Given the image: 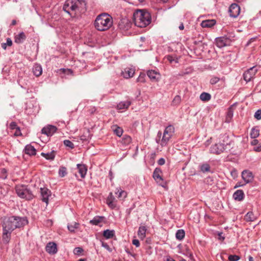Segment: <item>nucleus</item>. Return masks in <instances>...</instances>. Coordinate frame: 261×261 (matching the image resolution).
I'll list each match as a JSON object with an SVG mask.
<instances>
[{"label":"nucleus","mask_w":261,"mask_h":261,"mask_svg":"<svg viewBox=\"0 0 261 261\" xmlns=\"http://www.w3.org/2000/svg\"><path fill=\"white\" fill-rule=\"evenodd\" d=\"M216 45L218 47L222 48L226 45V41L222 38H218L216 40Z\"/></svg>","instance_id":"2f4dec72"},{"label":"nucleus","mask_w":261,"mask_h":261,"mask_svg":"<svg viewBox=\"0 0 261 261\" xmlns=\"http://www.w3.org/2000/svg\"><path fill=\"white\" fill-rule=\"evenodd\" d=\"M59 174L60 177H64L67 174L66 168L64 167H61L59 170Z\"/></svg>","instance_id":"ea45409f"},{"label":"nucleus","mask_w":261,"mask_h":261,"mask_svg":"<svg viewBox=\"0 0 261 261\" xmlns=\"http://www.w3.org/2000/svg\"><path fill=\"white\" fill-rule=\"evenodd\" d=\"M254 117L257 120H260L261 119V110H258L255 113Z\"/></svg>","instance_id":"603ef678"},{"label":"nucleus","mask_w":261,"mask_h":261,"mask_svg":"<svg viewBox=\"0 0 261 261\" xmlns=\"http://www.w3.org/2000/svg\"><path fill=\"white\" fill-rule=\"evenodd\" d=\"M41 155L47 160H53L55 156V152L54 151L48 153L42 152Z\"/></svg>","instance_id":"c756f323"},{"label":"nucleus","mask_w":261,"mask_h":261,"mask_svg":"<svg viewBox=\"0 0 261 261\" xmlns=\"http://www.w3.org/2000/svg\"><path fill=\"white\" fill-rule=\"evenodd\" d=\"M25 153L30 155L36 154V149L32 145H28L25 147Z\"/></svg>","instance_id":"bb28decb"},{"label":"nucleus","mask_w":261,"mask_h":261,"mask_svg":"<svg viewBox=\"0 0 261 261\" xmlns=\"http://www.w3.org/2000/svg\"><path fill=\"white\" fill-rule=\"evenodd\" d=\"M40 193L42 200L47 204L48 202V197L51 196L50 191L47 188H41Z\"/></svg>","instance_id":"9d476101"},{"label":"nucleus","mask_w":261,"mask_h":261,"mask_svg":"<svg viewBox=\"0 0 261 261\" xmlns=\"http://www.w3.org/2000/svg\"><path fill=\"white\" fill-rule=\"evenodd\" d=\"M179 29L180 30H184V26L183 23H181V24H180V25L179 26Z\"/></svg>","instance_id":"338daca9"},{"label":"nucleus","mask_w":261,"mask_h":261,"mask_svg":"<svg viewBox=\"0 0 261 261\" xmlns=\"http://www.w3.org/2000/svg\"><path fill=\"white\" fill-rule=\"evenodd\" d=\"M7 171L5 169H2L1 171L0 177L3 179H5L7 178Z\"/></svg>","instance_id":"49530a36"},{"label":"nucleus","mask_w":261,"mask_h":261,"mask_svg":"<svg viewBox=\"0 0 261 261\" xmlns=\"http://www.w3.org/2000/svg\"><path fill=\"white\" fill-rule=\"evenodd\" d=\"M205 182L208 184V185H212L213 184H214V178L213 177H207L206 179H205Z\"/></svg>","instance_id":"de8ad7c7"},{"label":"nucleus","mask_w":261,"mask_h":261,"mask_svg":"<svg viewBox=\"0 0 261 261\" xmlns=\"http://www.w3.org/2000/svg\"><path fill=\"white\" fill-rule=\"evenodd\" d=\"M102 246L104 247L105 249H106L109 252L112 251V249L110 247L109 245L105 242H102Z\"/></svg>","instance_id":"864d4df0"},{"label":"nucleus","mask_w":261,"mask_h":261,"mask_svg":"<svg viewBox=\"0 0 261 261\" xmlns=\"http://www.w3.org/2000/svg\"><path fill=\"white\" fill-rule=\"evenodd\" d=\"M145 75L144 74H140L138 77L137 81L138 82L144 83L145 82Z\"/></svg>","instance_id":"09e8293b"},{"label":"nucleus","mask_w":261,"mask_h":261,"mask_svg":"<svg viewBox=\"0 0 261 261\" xmlns=\"http://www.w3.org/2000/svg\"><path fill=\"white\" fill-rule=\"evenodd\" d=\"M46 251L49 254H55L57 252L56 244L54 242L48 243L46 246Z\"/></svg>","instance_id":"dca6fc26"},{"label":"nucleus","mask_w":261,"mask_h":261,"mask_svg":"<svg viewBox=\"0 0 261 261\" xmlns=\"http://www.w3.org/2000/svg\"><path fill=\"white\" fill-rule=\"evenodd\" d=\"M229 12L230 17L236 18L240 14V8L237 4H232L229 7Z\"/></svg>","instance_id":"1a4fd4ad"},{"label":"nucleus","mask_w":261,"mask_h":261,"mask_svg":"<svg viewBox=\"0 0 261 261\" xmlns=\"http://www.w3.org/2000/svg\"><path fill=\"white\" fill-rule=\"evenodd\" d=\"M113 130L114 133L118 137H120L123 133V129L117 125L113 126Z\"/></svg>","instance_id":"f704fd0d"},{"label":"nucleus","mask_w":261,"mask_h":261,"mask_svg":"<svg viewBox=\"0 0 261 261\" xmlns=\"http://www.w3.org/2000/svg\"><path fill=\"white\" fill-rule=\"evenodd\" d=\"M257 70L256 67L254 66L246 71L243 74L244 80L247 82L250 81L254 76Z\"/></svg>","instance_id":"0eeeda50"},{"label":"nucleus","mask_w":261,"mask_h":261,"mask_svg":"<svg viewBox=\"0 0 261 261\" xmlns=\"http://www.w3.org/2000/svg\"><path fill=\"white\" fill-rule=\"evenodd\" d=\"M211 98L210 94L206 92H202L200 95V99L203 101H207Z\"/></svg>","instance_id":"473e14b6"},{"label":"nucleus","mask_w":261,"mask_h":261,"mask_svg":"<svg viewBox=\"0 0 261 261\" xmlns=\"http://www.w3.org/2000/svg\"><path fill=\"white\" fill-rule=\"evenodd\" d=\"M180 97L179 95H176L172 101V103L173 105H177L180 103Z\"/></svg>","instance_id":"c03bdc74"},{"label":"nucleus","mask_w":261,"mask_h":261,"mask_svg":"<svg viewBox=\"0 0 261 261\" xmlns=\"http://www.w3.org/2000/svg\"><path fill=\"white\" fill-rule=\"evenodd\" d=\"M107 204L111 208H115L117 207V200L113 195L112 193H110L107 199Z\"/></svg>","instance_id":"2eb2a0df"},{"label":"nucleus","mask_w":261,"mask_h":261,"mask_svg":"<svg viewBox=\"0 0 261 261\" xmlns=\"http://www.w3.org/2000/svg\"><path fill=\"white\" fill-rule=\"evenodd\" d=\"M113 24L112 17L106 13L97 16L94 21V27L99 31H106L110 29Z\"/></svg>","instance_id":"f03ea898"},{"label":"nucleus","mask_w":261,"mask_h":261,"mask_svg":"<svg viewBox=\"0 0 261 261\" xmlns=\"http://www.w3.org/2000/svg\"><path fill=\"white\" fill-rule=\"evenodd\" d=\"M220 79L219 77L214 76L212 77L210 81V83L211 84L214 85L220 81Z\"/></svg>","instance_id":"3c124183"},{"label":"nucleus","mask_w":261,"mask_h":261,"mask_svg":"<svg viewBox=\"0 0 261 261\" xmlns=\"http://www.w3.org/2000/svg\"><path fill=\"white\" fill-rule=\"evenodd\" d=\"M256 219V216L252 212H248L244 217V220L247 222H252L255 221Z\"/></svg>","instance_id":"a878e982"},{"label":"nucleus","mask_w":261,"mask_h":261,"mask_svg":"<svg viewBox=\"0 0 261 261\" xmlns=\"http://www.w3.org/2000/svg\"><path fill=\"white\" fill-rule=\"evenodd\" d=\"M218 239L221 240V241H224V239H225V237L223 236V233L222 232H219L218 234Z\"/></svg>","instance_id":"6e6d98bb"},{"label":"nucleus","mask_w":261,"mask_h":261,"mask_svg":"<svg viewBox=\"0 0 261 261\" xmlns=\"http://www.w3.org/2000/svg\"><path fill=\"white\" fill-rule=\"evenodd\" d=\"M174 133V126L172 125H168L164 130L162 139H161V138L162 133L161 131L158 132L157 137L155 139L156 142L160 144L162 147L166 146Z\"/></svg>","instance_id":"39448f33"},{"label":"nucleus","mask_w":261,"mask_h":261,"mask_svg":"<svg viewBox=\"0 0 261 261\" xmlns=\"http://www.w3.org/2000/svg\"><path fill=\"white\" fill-rule=\"evenodd\" d=\"M83 251V249L81 247H76L73 250V252L75 254L80 255Z\"/></svg>","instance_id":"8fccbe9b"},{"label":"nucleus","mask_w":261,"mask_h":261,"mask_svg":"<svg viewBox=\"0 0 261 261\" xmlns=\"http://www.w3.org/2000/svg\"><path fill=\"white\" fill-rule=\"evenodd\" d=\"M259 135V130L256 128H253L250 133V136L252 138H256Z\"/></svg>","instance_id":"4c0bfd02"},{"label":"nucleus","mask_w":261,"mask_h":261,"mask_svg":"<svg viewBox=\"0 0 261 261\" xmlns=\"http://www.w3.org/2000/svg\"><path fill=\"white\" fill-rule=\"evenodd\" d=\"M233 109H232V106H231L229 108L227 113L226 118L227 122H230V120L231 119V118L233 117Z\"/></svg>","instance_id":"c9c22d12"},{"label":"nucleus","mask_w":261,"mask_h":261,"mask_svg":"<svg viewBox=\"0 0 261 261\" xmlns=\"http://www.w3.org/2000/svg\"><path fill=\"white\" fill-rule=\"evenodd\" d=\"M216 22L214 20H206L202 21L201 25L202 28H211L215 25Z\"/></svg>","instance_id":"b1692460"},{"label":"nucleus","mask_w":261,"mask_h":261,"mask_svg":"<svg viewBox=\"0 0 261 261\" xmlns=\"http://www.w3.org/2000/svg\"><path fill=\"white\" fill-rule=\"evenodd\" d=\"M147 75L152 81L158 82L161 78V75L159 72L154 70H149L147 72Z\"/></svg>","instance_id":"9b49d317"},{"label":"nucleus","mask_w":261,"mask_h":261,"mask_svg":"<svg viewBox=\"0 0 261 261\" xmlns=\"http://www.w3.org/2000/svg\"><path fill=\"white\" fill-rule=\"evenodd\" d=\"M187 256H189L190 257H192V254L191 253V252H190L189 250H187Z\"/></svg>","instance_id":"69168bd1"},{"label":"nucleus","mask_w":261,"mask_h":261,"mask_svg":"<svg viewBox=\"0 0 261 261\" xmlns=\"http://www.w3.org/2000/svg\"><path fill=\"white\" fill-rule=\"evenodd\" d=\"M131 104L130 101H121L119 102L117 105V108L119 110H126L128 109Z\"/></svg>","instance_id":"5701e85b"},{"label":"nucleus","mask_w":261,"mask_h":261,"mask_svg":"<svg viewBox=\"0 0 261 261\" xmlns=\"http://www.w3.org/2000/svg\"><path fill=\"white\" fill-rule=\"evenodd\" d=\"M166 261H176L175 260H174L173 258H172L171 257L169 256H167L166 257Z\"/></svg>","instance_id":"e2e57ef3"},{"label":"nucleus","mask_w":261,"mask_h":261,"mask_svg":"<svg viewBox=\"0 0 261 261\" xmlns=\"http://www.w3.org/2000/svg\"><path fill=\"white\" fill-rule=\"evenodd\" d=\"M135 24L139 28H145L148 25L151 20L150 14L146 11L137 10L133 14Z\"/></svg>","instance_id":"20e7f679"},{"label":"nucleus","mask_w":261,"mask_h":261,"mask_svg":"<svg viewBox=\"0 0 261 261\" xmlns=\"http://www.w3.org/2000/svg\"><path fill=\"white\" fill-rule=\"evenodd\" d=\"M200 170L203 172H208L210 170V166L208 164H204L200 166Z\"/></svg>","instance_id":"a19ab883"},{"label":"nucleus","mask_w":261,"mask_h":261,"mask_svg":"<svg viewBox=\"0 0 261 261\" xmlns=\"http://www.w3.org/2000/svg\"><path fill=\"white\" fill-rule=\"evenodd\" d=\"M240 258V257L237 255H230L228 256V260L229 261H238Z\"/></svg>","instance_id":"a18cd8bd"},{"label":"nucleus","mask_w":261,"mask_h":261,"mask_svg":"<svg viewBox=\"0 0 261 261\" xmlns=\"http://www.w3.org/2000/svg\"><path fill=\"white\" fill-rule=\"evenodd\" d=\"M165 161L163 158L160 159L158 161V163L160 165H163L165 164Z\"/></svg>","instance_id":"4d7b16f0"},{"label":"nucleus","mask_w":261,"mask_h":261,"mask_svg":"<svg viewBox=\"0 0 261 261\" xmlns=\"http://www.w3.org/2000/svg\"><path fill=\"white\" fill-rule=\"evenodd\" d=\"M105 220V217L96 216L90 221V223L93 225L101 226L100 223L103 222Z\"/></svg>","instance_id":"a211bd4d"},{"label":"nucleus","mask_w":261,"mask_h":261,"mask_svg":"<svg viewBox=\"0 0 261 261\" xmlns=\"http://www.w3.org/2000/svg\"><path fill=\"white\" fill-rule=\"evenodd\" d=\"M147 229L145 226H140L138 231V235L141 239H144L146 237Z\"/></svg>","instance_id":"4be33fe9"},{"label":"nucleus","mask_w":261,"mask_h":261,"mask_svg":"<svg viewBox=\"0 0 261 261\" xmlns=\"http://www.w3.org/2000/svg\"><path fill=\"white\" fill-rule=\"evenodd\" d=\"M132 243H133V244L135 245L137 247H138L140 246V242L138 240L134 239L133 240Z\"/></svg>","instance_id":"5fc2aeb1"},{"label":"nucleus","mask_w":261,"mask_h":261,"mask_svg":"<svg viewBox=\"0 0 261 261\" xmlns=\"http://www.w3.org/2000/svg\"><path fill=\"white\" fill-rule=\"evenodd\" d=\"M248 259H249V261H254L253 258L251 256H249Z\"/></svg>","instance_id":"774afa93"},{"label":"nucleus","mask_w":261,"mask_h":261,"mask_svg":"<svg viewBox=\"0 0 261 261\" xmlns=\"http://www.w3.org/2000/svg\"><path fill=\"white\" fill-rule=\"evenodd\" d=\"M15 191L17 195L27 200H31L33 198L32 192L23 185H17L15 187Z\"/></svg>","instance_id":"423d86ee"},{"label":"nucleus","mask_w":261,"mask_h":261,"mask_svg":"<svg viewBox=\"0 0 261 261\" xmlns=\"http://www.w3.org/2000/svg\"><path fill=\"white\" fill-rule=\"evenodd\" d=\"M185 236V232L183 229H179L176 231V238L178 240H182Z\"/></svg>","instance_id":"72a5a7b5"},{"label":"nucleus","mask_w":261,"mask_h":261,"mask_svg":"<svg viewBox=\"0 0 261 261\" xmlns=\"http://www.w3.org/2000/svg\"><path fill=\"white\" fill-rule=\"evenodd\" d=\"M28 222V220L25 217L11 216L4 219L2 226L13 231L16 228L23 227Z\"/></svg>","instance_id":"7ed1b4c3"},{"label":"nucleus","mask_w":261,"mask_h":261,"mask_svg":"<svg viewBox=\"0 0 261 261\" xmlns=\"http://www.w3.org/2000/svg\"><path fill=\"white\" fill-rule=\"evenodd\" d=\"M16 123L14 122H11L10 124V127L12 129H15L16 127Z\"/></svg>","instance_id":"13d9d810"},{"label":"nucleus","mask_w":261,"mask_h":261,"mask_svg":"<svg viewBox=\"0 0 261 261\" xmlns=\"http://www.w3.org/2000/svg\"><path fill=\"white\" fill-rule=\"evenodd\" d=\"M254 150L256 152L261 151V145L254 148Z\"/></svg>","instance_id":"052dcab7"},{"label":"nucleus","mask_w":261,"mask_h":261,"mask_svg":"<svg viewBox=\"0 0 261 261\" xmlns=\"http://www.w3.org/2000/svg\"><path fill=\"white\" fill-rule=\"evenodd\" d=\"M116 194H118V198L124 199L127 196V193L125 191L121 190L120 188H117Z\"/></svg>","instance_id":"7c9ffc66"},{"label":"nucleus","mask_w":261,"mask_h":261,"mask_svg":"<svg viewBox=\"0 0 261 261\" xmlns=\"http://www.w3.org/2000/svg\"><path fill=\"white\" fill-rule=\"evenodd\" d=\"M134 73L135 70L130 68H126L121 72V75L125 79H128L133 77Z\"/></svg>","instance_id":"f3484780"},{"label":"nucleus","mask_w":261,"mask_h":261,"mask_svg":"<svg viewBox=\"0 0 261 261\" xmlns=\"http://www.w3.org/2000/svg\"><path fill=\"white\" fill-rule=\"evenodd\" d=\"M33 72L36 76L41 75L42 73L41 66L39 64H35L33 67Z\"/></svg>","instance_id":"412c9836"},{"label":"nucleus","mask_w":261,"mask_h":261,"mask_svg":"<svg viewBox=\"0 0 261 261\" xmlns=\"http://www.w3.org/2000/svg\"><path fill=\"white\" fill-rule=\"evenodd\" d=\"M12 231L3 227V234L2 242L4 244H7L11 239V234Z\"/></svg>","instance_id":"ddd939ff"},{"label":"nucleus","mask_w":261,"mask_h":261,"mask_svg":"<svg viewBox=\"0 0 261 261\" xmlns=\"http://www.w3.org/2000/svg\"><path fill=\"white\" fill-rule=\"evenodd\" d=\"M257 143H258V140L256 139L253 140L251 142V144L252 145H256V144H257Z\"/></svg>","instance_id":"680f3d73"},{"label":"nucleus","mask_w":261,"mask_h":261,"mask_svg":"<svg viewBox=\"0 0 261 261\" xmlns=\"http://www.w3.org/2000/svg\"><path fill=\"white\" fill-rule=\"evenodd\" d=\"M165 59H166L170 63H172L173 62L175 63H178V59L172 56L168 55L165 57Z\"/></svg>","instance_id":"79ce46f5"},{"label":"nucleus","mask_w":261,"mask_h":261,"mask_svg":"<svg viewBox=\"0 0 261 261\" xmlns=\"http://www.w3.org/2000/svg\"><path fill=\"white\" fill-rule=\"evenodd\" d=\"M245 184H241L240 182H238L236 186H234V188H237L238 187L244 186Z\"/></svg>","instance_id":"0e129e2a"},{"label":"nucleus","mask_w":261,"mask_h":261,"mask_svg":"<svg viewBox=\"0 0 261 261\" xmlns=\"http://www.w3.org/2000/svg\"><path fill=\"white\" fill-rule=\"evenodd\" d=\"M26 38L23 32H21L15 36V42L17 43H22Z\"/></svg>","instance_id":"393cba45"},{"label":"nucleus","mask_w":261,"mask_h":261,"mask_svg":"<svg viewBox=\"0 0 261 261\" xmlns=\"http://www.w3.org/2000/svg\"><path fill=\"white\" fill-rule=\"evenodd\" d=\"M64 144L67 147H69L71 149H73L74 147L73 143L68 140H65L64 141Z\"/></svg>","instance_id":"37998d69"},{"label":"nucleus","mask_w":261,"mask_h":261,"mask_svg":"<svg viewBox=\"0 0 261 261\" xmlns=\"http://www.w3.org/2000/svg\"><path fill=\"white\" fill-rule=\"evenodd\" d=\"M115 235L114 230L107 229L103 231V236L107 239L112 238Z\"/></svg>","instance_id":"cd10ccee"},{"label":"nucleus","mask_w":261,"mask_h":261,"mask_svg":"<svg viewBox=\"0 0 261 261\" xmlns=\"http://www.w3.org/2000/svg\"><path fill=\"white\" fill-rule=\"evenodd\" d=\"M63 9L70 16L74 17L86 11V3L84 0H66Z\"/></svg>","instance_id":"f257e3e1"},{"label":"nucleus","mask_w":261,"mask_h":261,"mask_svg":"<svg viewBox=\"0 0 261 261\" xmlns=\"http://www.w3.org/2000/svg\"><path fill=\"white\" fill-rule=\"evenodd\" d=\"M6 44L8 45V46H11L12 45V40H11V39L8 38L7 39V43H6Z\"/></svg>","instance_id":"bf43d9fd"},{"label":"nucleus","mask_w":261,"mask_h":261,"mask_svg":"<svg viewBox=\"0 0 261 261\" xmlns=\"http://www.w3.org/2000/svg\"><path fill=\"white\" fill-rule=\"evenodd\" d=\"M77 168L81 177L83 178H85L87 171V169L86 166L84 164H77Z\"/></svg>","instance_id":"aec40b11"},{"label":"nucleus","mask_w":261,"mask_h":261,"mask_svg":"<svg viewBox=\"0 0 261 261\" xmlns=\"http://www.w3.org/2000/svg\"><path fill=\"white\" fill-rule=\"evenodd\" d=\"M244 193L242 190H237L233 194V198L235 200L238 201H242L244 198Z\"/></svg>","instance_id":"6ab92c4d"},{"label":"nucleus","mask_w":261,"mask_h":261,"mask_svg":"<svg viewBox=\"0 0 261 261\" xmlns=\"http://www.w3.org/2000/svg\"><path fill=\"white\" fill-rule=\"evenodd\" d=\"M132 142V138L129 136H124L122 140V143L126 145Z\"/></svg>","instance_id":"58836bf2"},{"label":"nucleus","mask_w":261,"mask_h":261,"mask_svg":"<svg viewBox=\"0 0 261 261\" xmlns=\"http://www.w3.org/2000/svg\"><path fill=\"white\" fill-rule=\"evenodd\" d=\"M161 172V170L157 168H156L153 172V177L157 182H160V181L163 180V179L160 175Z\"/></svg>","instance_id":"c85d7f7f"},{"label":"nucleus","mask_w":261,"mask_h":261,"mask_svg":"<svg viewBox=\"0 0 261 261\" xmlns=\"http://www.w3.org/2000/svg\"><path fill=\"white\" fill-rule=\"evenodd\" d=\"M57 127L55 126L49 125L42 129V133L47 136H52L57 130Z\"/></svg>","instance_id":"4468645a"},{"label":"nucleus","mask_w":261,"mask_h":261,"mask_svg":"<svg viewBox=\"0 0 261 261\" xmlns=\"http://www.w3.org/2000/svg\"><path fill=\"white\" fill-rule=\"evenodd\" d=\"M225 150V146L223 144L217 143L212 146L210 148V152L212 153L220 154Z\"/></svg>","instance_id":"6e6552de"},{"label":"nucleus","mask_w":261,"mask_h":261,"mask_svg":"<svg viewBox=\"0 0 261 261\" xmlns=\"http://www.w3.org/2000/svg\"><path fill=\"white\" fill-rule=\"evenodd\" d=\"M242 177L245 181V184L252 182L254 178L252 173L249 170H244L242 172Z\"/></svg>","instance_id":"f8f14e48"},{"label":"nucleus","mask_w":261,"mask_h":261,"mask_svg":"<svg viewBox=\"0 0 261 261\" xmlns=\"http://www.w3.org/2000/svg\"><path fill=\"white\" fill-rule=\"evenodd\" d=\"M79 226V223L74 222L68 225V229L70 232H74L75 229H77Z\"/></svg>","instance_id":"e433bc0d"}]
</instances>
